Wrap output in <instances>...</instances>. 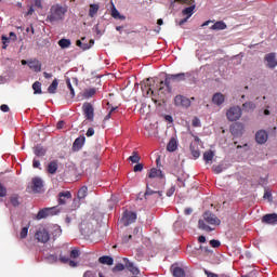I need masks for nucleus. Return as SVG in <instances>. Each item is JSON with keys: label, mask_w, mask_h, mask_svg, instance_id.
Listing matches in <instances>:
<instances>
[{"label": "nucleus", "mask_w": 277, "mask_h": 277, "mask_svg": "<svg viewBox=\"0 0 277 277\" xmlns=\"http://www.w3.org/2000/svg\"><path fill=\"white\" fill-rule=\"evenodd\" d=\"M57 213H60L57 206L52 208H44L37 213L36 220H44V217H49V215H57Z\"/></svg>", "instance_id": "423d86ee"}, {"label": "nucleus", "mask_w": 277, "mask_h": 277, "mask_svg": "<svg viewBox=\"0 0 277 277\" xmlns=\"http://www.w3.org/2000/svg\"><path fill=\"white\" fill-rule=\"evenodd\" d=\"M66 84H67L68 90L70 91L71 98H75V89L72 88V83H70V79L66 80Z\"/></svg>", "instance_id": "a19ab883"}, {"label": "nucleus", "mask_w": 277, "mask_h": 277, "mask_svg": "<svg viewBox=\"0 0 277 277\" xmlns=\"http://www.w3.org/2000/svg\"><path fill=\"white\" fill-rule=\"evenodd\" d=\"M94 135V128H89L87 131V137H92Z\"/></svg>", "instance_id": "052dcab7"}, {"label": "nucleus", "mask_w": 277, "mask_h": 277, "mask_svg": "<svg viewBox=\"0 0 277 277\" xmlns=\"http://www.w3.org/2000/svg\"><path fill=\"white\" fill-rule=\"evenodd\" d=\"M222 166H216V167H214V172H215V174H221V172H222Z\"/></svg>", "instance_id": "338daca9"}, {"label": "nucleus", "mask_w": 277, "mask_h": 277, "mask_svg": "<svg viewBox=\"0 0 277 277\" xmlns=\"http://www.w3.org/2000/svg\"><path fill=\"white\" fill-rule=\"evenodd\" d=\"M44 187V182L40 177H32L31 180V189L35 194H40Z\"/></svg>", "instance_id": "9d476101"}, {"label": "nucleus", "mask_w": 277, "mask_h": 277, "mask_svg": "<svg viewBox=\"0 0 277 277\" xmlns=\"http://www.w3.org/2000/svg\"><path fill=\"white\" fill-rule=\"evenodd\" d=\"M83 277H95L94 276V273L92 271H87L84 274H83Z\"/></svg>", "instance_id": "0e129e2a"}, {"label": "nucleus", "mask_w": 277, "mask_h": 277, "mask_svg": "<svg viewBox=\"0 0 277 277\" xmlns=\"http://www.w3.org/2000/svg\"><path fill=\"white\" fill-rule=\"evenodd\" d=\"M28 67L30 68V70H34L35 72L42 71V63H40V61H38V60L29 61Z\"/></svg>", "instance_id": "4468645a"}, {"label": "nucleus", "mask_w": 277, "mask_h": 277, "mask_svg": "<svg viewBox=\"0 0 277 277\" xmlns=\"http://www.w3.org/2000/svg\"><path fill=\"white\" fill-rule=\"evenodd\" d=\"M269 140V134L265 130H259L255 133V142L258 144H265Z\"/></svg>", "instance_id": "f8f14e48"}, {"label": "nucleus", "mask_w": 277, "mask_h": 277, "mask_svg": "<svg viewBox=\"0 0 277 277\" xmlns=\"http://www.w3.org/2000/svg\"><path fill=\"white\" fill-rule=\"evenodd\" d=\"M140 155H137V151H133L132 156L129 157V161H131V163H140Z\"/></svg>", "instance_id": "c9c22d12"}, {"label": "nucleus", "mask_w": 277, "mask_h": 277, "mask_svg": "<svg viewBox=\"0 0 277 277\" xmlns=\"http://www.w3.org/2000/svg\"><path fill=\"white\" fill-rule=\"evenodd\" d=\"M242 109L245 111H254V109H256V104H254L253 102H247L242 104Z\"/></svg>", "instance_id": "c756f323"}, {"label": "nucleus", "mask_w": 277, "mask_h": 277, "mask_svg": "<svg viewBox=\"0 0 277 277\" xmlns=\"http://www.w3.org/2000/svg\"><path fill=\"white\" fill-rule=\"evenodd\" d=\"M189 74L181 72L175 75H167L164 82L160 81L159 91L163 90V85H166L168 92H172V83L176 81H185V77Z\"/></svg>", "instance_id": "7ed1b4c3"}, {"label": "nucleus", "mask_w": 277, "mask_h": 277, "mask_svg": "<svg viewBox=\"0 0 277 277\" xmlns=\"http://www.w3.org/2000/svg\"><path fill=\"white\" fill-rule=\"evenodd\" d=\"M263 198L264 200H268L269 202H272V192L265 190Z\"/></svg>", "instance_id": "de8ad7c7"}, {"label": "nucleus", "mask_w": 277, "mask_h": 277, "mask_svg": "<svg viewBox=\"0 0 277 277\" xmlns=\"http://www.w3.org/2000/svg\"><path fill=\"white\" fill-rule=\"evenodd\" d=\"M35 8L42 10V0H35Z\"/></svg>", "instance_id": "e2e57ef3"}, {"label": "nucleus", "mask_w": 277, "mask_h": 277, "mask_svg": "<svg viewBox=\"0 0 277 277\" xmlns=\"http://www.w3.org/2000/svg\"><path fill=\"white\" fill-rule=\"evenodd\" d=\"M207 224H210L211 226H220V224H222V221H220L215 214L211 213V211H206L203 213V220H199L198 222V227L200 228V230H207V233L215 230L214 228H211V226Z\"/></svg>", "instance_id": "f257e3e1"}, {"label": "nucleus", "mask_w": 277, "mask_h": 277, "mask_svg": "<svg viewBox=\"0 0 277 277\" xmlns=\"http://www.w3.org/2000/svg\"><path fill=\"white\" fill-rule=\"evenodd\" d=\"M34 94H42V83L40 81H36L32 84Z\"/></svg>", "instance_id": "2f4dec72"}, {"label": "nucleus", "mask_w": 277, "mask_h": 277, "mask_svg": "<svg viewBox=\"0 0 277 277\" xmlns=\"http://www.w3.org/2000/svg\"><path fill=\"white\" fill-rule=\"evenodd\" d=\"M98 10H100L98 4H90V9H89L90 18H94V16H96V14L98 13Z\"/></svg>", "instance_id": "cd10ccee"}, {"label": "nucleus", "mask_w": 277, "mask_h": 277, "mask_svg": "<svg viewBox=\"0 0 277 277\" xmlns=\"http://www.w3.org/2000/svg\"><path fill=\"white\" fill-rule=\"evenodd\" d=\"M123 269H124V265L122 263H118L113 268V272H123Z\"/></svg>", "instance_id": "c03bdc74"}, {"label": "nucleus", "mask_w": 277, "mask_h": 277, "mask_svg": "<svg viewBox=\"0 0 277 277\" xmlns=\"http://www.w3.org/2000/svg\"><path fill=\"white\" fill-rule=\"evenodd\" d=\"M226 27H227V26H226V23L220 21V22L214 23V24L210 27V29H212L213 31H222V30L226 29Z\"/></svg>", "instance_id": "412c9836"}, {"label": "nucleus", "mask_w": 277, "mask_h": 277, "mask_svg": "<svg viewBox=\"0 0 277 277\" xmlns=\"http://www.w3.org/2000/svg\"><path fill=\"white\" fill-rule=\"evenodd\" d=\"M174 192H176V186H171L168 190H167V196L170 198V196H174Z\"/></svg>", "instance_id": "09e8293b"}, {"label": "nucleus", "mask_w": 277, "mask_h": 277, "mask_svg": "<svg viewBox=\"0 0 277 277\" xmlns=\"http://www.w3.org/2000/svg\"><path fill=\"white\" fill-rule=\"evenodd\" d=\"M123 262L126 263V267H127L128 269H131V268L134 267L133 263L130 262L129 259L124 258V259H123Z\"/></svg>", "instance_id": "8fccbe9b"}, {"label": "nucleus", "mask_w": 277, "mask_h": 277, "mask_svg": "<svg viewBox=\"0 0 277 277\" xmlns=\"http://www.w3.org/2000/svg\"><path fill=\"white\" fill-rule=\"evenodd\" d=\"M194 10H196V5L187 6L182 11V14L187 18H192V16L194 15Z\"/></svg>", "instance_id": "393cba45"}, {"label": "nucleus", "mask_w": 277, "mask_h": 277, "mask_svg": "<svg viewBox=\"0 0 277 277\" xmlns=\"http://www.w3.org/2000/svg\"><path fill=\"white\" fill-rule=\"evenodd\" d=\"M10 200L13 207H18L21 205V201H18V195L16 194L11 195Z\"/></svg>", "instance_id": "4c0bfd02"}, {"label": "nucleus", "mask_w": 277, "mask_h": 277, "mask_svg": "<svg viewBox=\"0 0 277 277\" xmlns=\"http://www.w3.org/2000/svg\"><path fill=\"white\" fill-rule=\"evenodd\" d=\"M70 44V39L63 38L58 41V47H61V49H68Z\"/></svg>", "instance_id": "473e14b6"}, {"label": "nucleus", "mask_w": 277, "mask_h": 277, "mask_svg": "<svg viewBox=\"0 0 277 277\" xmlns=\"http://www.w3.org/2000/svg\"><path fill=\"white\" fill-rule=\"evenodd\" d=\"M28 233H29V227H23L19 233L21 239H27Z\"/></svg>", "instance_id": "58836bf2"}, {"label": "nucleus", "mask_w": 277, "mask_h": 277, "mask_svg": "<svg viewBox=\"0 0 277 277\" xmlns=\"http://www.w3.org/2000/svg\"><path fill=\"white\" fill-rule=\"evenodd\" d=\"M114 111H116V107H113V108L109 110L108 115L104 118V120H109V118H111V114H114Z\"/></svg>", "instance_id": "680f3d73"}, {"label": "nucleus", "mask_w": 277, "mask_h": 277, "mask_svg": "<svg viewBox=\"0 0 277 277\" xmlns=\"http://www.w3.org/2000/svg\"><path fill=\"white\" fill-rule=\"evenodd\" d=\"M66 12H68V6H62L61 4H54L50 9V13L47 16L48 23H60V21H64V16H66Z\"/></svg>", "instance_id": "f03ea898"}, {"label": "nucleus", "mask_w": 277, "mask_h": 277, "mask_svg": "<svg viewBox=\"0 0 277 277\" xmlns=\"http://www.w3.org/2000/svg\"><path fill=\"white\" fill-rule=\"evenodd\" d=\"M32 168H38L39 170H42V168H40V160L34 158Z\"/></svg>", "instance_id": "864d4df0"}, {"label": "nucleus", "mask_w": 277, "mask_h": 277, "mask_svg": "<svg viewBox=\"0 0 277 277\" xmlns=\"http://www.w3.org/2000/svg\"><path fill=\"white\" fill-rule=\"evenodd\" d=\"M34 153L36 157H44V155H47V148L42 147V145H37L34 148Z\"/></svg>", "instance_id": "b1692460"}, {"label": "nucleus", "mask_w": 277, "mask_h": 277, "mask_svg": "<svg viewBox=\"0 0 277 277\" xmlns=\"http://www.w3.org/2000/svg\"><path fill=\"white\" fill-rule=\"evenodd\" d=\"M111 16L113 18H117L119 21H124V15H120V12L116 10V6H113L111 9Z\"/></svg>", "instance_id": "f704fd0d"}, {"label": "nucleus", "mask_w": 277, "mask_h": 277, "mask_svg": "<svg viewBox=\"0 0 277 277\" xmlns=\"http://www.w3.org/2000/svg\"><path fill=\"white\" fill-rule=\"evenodd\" d=\"M137 220V214L135 212L126 211L122 215L121 222L123 226H130Z\"/></svg>", "instance_id": "1a4fd4ad"}, {"label": "nucleus", "mask_w": 277, "mask_h": 277, "mask_svg": "<svg viewBox=\"0 0 277 277\" xmlns=\"http://www.w3.org/2000/svg\"><path fill=\"white\" fill-rule=\"evenodd\" d=\"M224 101H226V97L222 93H215L212 96V103L214 105H217L219 107H220V105H223Z\"/></svg>", "instance_id": "dca6fc26"}, {"label": "nucleus", "mask_w": 277, "mask_h": 277, "mask_svg": "<svg viewBox=\"0 0 277 277\" xmlns=\"http://www.w3.org/2000/svg\"><path fill=\"white\" fill-rule=\"evenodd\" d=\"M57 168H58L57 161L55 160L50 161L47 169L48 174H55V172H57Z\"/></svg>", "instance_id": "aec40b11"}, {"label": "nucleus", "mask_w": 277, "mask_h": 277, "mask_svg": "<svg viewBox=\"0 0 277 277\" xmlns=\"http://www.w3.org/2000/svg\"><path fill=\"white\" fill-rule=\"evenodd\" d=\"M176 107H190L192 101L183 95H176L174 98Z\"/></svg>", "instance_id": "9b49d317"}, {"label": "nucleus", "mask_w": 277, "mask_h": 277, "mask_svg": "<svg viewBox=\"0 0 277 277\" xmlns=\"http://www.w3.org/2000/svg\"><path fill=\"white\" fill-rule=\"evenodd\" d=\"M190 153L195 159H198V157H200V150L196 149L194 145H190Z\"/></svg>", "instance_id": "ea45409f"}, {"label": "nucleus", "mask_w": 277, "mask_h": 277, "mask_svg": "<svg viewBox=\"0 0 277 277\" xmlns=\"http://www.w3.org/2000/svg\"><path fill=\"white\" fill-rule=\"evenodd\" d=\"M64 124H66V122H64V120L58 121L56 124V129H64Z\"/></svg>", "instance_id": "69168bd1"}, {"label": "nucleus", "mask_w": 277, "mask_h": 277, "mask_svg": "<svg viewBox=\"0 0 277 277\" xmlns=\"http://www.w3.org/2000/svg\"><path fill=\"white\" fill-rule=\"evenodd\" d=\"M1 40H2V49H8V47H10V43L12 42L9 38H8V36H5V35H2L1 36Z\"/></svg>", "instance_id": "e433bc0d"}, {"label": "nucleus", "mask_w": 277, "mask_h": 277, "mask_svg": "<svg viewBox=\"0 0 277 277\" xmlns=\"http://www.w3.org/2000/svg\"><path fill=\"white\" fill-rule=\"evenodd\" d=\"M58 85H60V81L57 80V78H55L48 88L49 94H55L57 92Z\"/></svg>", "instance_id": "5701e85b"}, {"label": "nucleus", "mask_w": 277, "mask_h": 277, "mask_svg": "<svg viewBox=\"0 0 277 277\" xmlns=\"http://www.w3.org/2000/svg\"><path fill=\"white\" fill-rule=\"evenodd\" d=\"M210 246L212 248H220V246H222V242H220V240L212 239L210 240Z\"/></svg>", "instance_id": "a18cd8bd"}, {"label": "nucleus", "mask_w": 277, "mask_h": 277, "mask_svg": "<svg viewBox=\"0 0 277 277\" xmlns=\"http://www.w3.org/2000/svg\"><path fill=\"white\" fill-rule=\"evenodd\" d=\"M77 196H78V200H83L88 196V186H82L78 190Z\"/></svg>", "instance_id": "c85d7f7f"}, {"label": "nucleus", "mask_w": 277, "mask_h": 277, "mask_svg": "<svg viewBox=\"0 0 277 277\" xmlns=\"http://www.w3.org/2000/svg\"><path fill=\"white\" fill-rule=\"evenodd\" d=\"M9 39H10V41L11 42H16V40H17V37H16V32H10L9 34V37H8Z\"/></svg>", "instance_id": "3c124183"}, {"label": "nucleus", "mask_w": 277, "mask_h": 277, "mask_svg": "<svg viewBox=\"0 0 277 277\" xmlns=\"http://www.w3.org/2000/svg\"><path fill=\"white\" fill-rule=\"evenodd\" d=\"M177 3H186L187 5H192L194 3V0H175Z\"/></svg>", "instance_id": "6e6d98bb"}, {"label": "nucleus", "mask_w": 277, "mask_h": 277, "mask_svg": "<svg viewBox=\"0 0 277 277\" xmlns=\"http://www.w3.org/2000/svg\"><path fill=\"white\" fill-rule=\"evenodd\" d=\"M130 239H133V236H132V235L123 236V237H122V243H129V240H130Z\"/></svg>", "instance_id": "5fc2aeb1"}, {"label": "nucleus", "mask_w": 277, "mask_h": 277, "mask_svg": "<svg viewBox=\"0 0 277 277\" xmlns=\"http://www.w3.org/2000/svg\"><path fill=\"white\" fill-rule=\"evenodd\" d=\"M262 222L264 224H276L277 222V214L273 213V214H266L262 217Z\"/></svg>", "instance_id": "f3484780"}, {"label": "nucleus", "mask_w": 277, "mask_h": 277, "mask_svg": "<svg viewBox=\"0 0 277 277\" xmlns=\"http://www.w3.org/2000/svg\"><path fill=\"white\" fill-rule=\"evenodd\" d=\"M83 144H85V136L77 137L72 144V149L81 150V148H83Z\"/></svg>", "instance_id": "2eb2a0df"}, {"label": "nucleus", "mask_w": 277, "mask_h": 277, "mask_svg": "<svg viewBox=\"0 0 277 277\" xmlns=\"http://www.w3.org/2000/svg\"><path fill=\"white\" fill-rule=\"evenodd\" d=\"M8 196V189L3 186V184H0V198H5Z\"/></svg>", "instance_id": "37998d69"}, {"label": "nucleus", "mask_w": 277, "mask_h": 277, "mask_svg": "<svg viewBox=\"0 0 277 277\" xmlns=\"http://www.w3.org/2000/svg\"><path fill=\"white\" fill-rule=\"evenodd\" d=\"M98 263H102V265H114V258L109 255H103L98 259Z\"/></svg>", "instance_id": "4be33fe9"}, {"label": "nucleus", "mask_w": 277, "mask_h": 277, "mask_svg": "<svg viewBox=\"0 0 277 277\" xmlns=\"http://www.w3.org/2000/svg\"><path fill=\"white\" fill-rule=\"evenodd\" d=\"M193 127H200V119H198L197 117H195L193 119Z\"/></svg>", "instance_id": "bf43d9fd"}, {"label": "nucleus", "mask_w": 277, "mask_h": 277, "mask_svg": "<svg viewBox=\"0 0 277 277\" xmlns=\"http://www.w3.org/2000/svg\"><path fill=\"white\" fill-rule=\"evenodd\" d=\"M92 44H94V40H90V43H82L81 48L82 51H88V49H92Z\"/></svg>", "instance_id": "79ce46f5"}, {"label": "nucleus", "mask_w": 277, "mask_h": 277, "mask_svg": "<svg viewBox=\"0 0 277 277\" xmlns=\"http://www.w3.org/2000/svg\"><path fill=\"white\" fill-rule=\"evenodd\" d=\"M0 109H1V111L8 113V111H10V106H8L6 104H2L0 106Z\"/></svg>", "instance_id": "13d9d810"}, {"label": "nucleus", "mask_w": 277, "mask_h": 277, "mask_svg": "<svg viewBox=\"0 0 277 277\" xmlns=\"http://www.w3.org/2000/svg\"><path fill=\"white\" fill-rule=\"evenodd\" d=\"M70 198H72L70 190H63L58 193V205H66V200H70Z\"/></svg>", "instance_id": "ddd939ff"}, {"label": "nucleus", "mask_w": 277, "mask_h": 277, "mask_svg": "<svg viewBox=\"0 0 277 277\" xmlns=\"http://www.w3.org/2000/svg\"><path fill=\"white\" fill-rule=\"evenodd\" d=\"M177 145H176V140L171 138L170 142L167 145V150L169 153H174V150H176Z\"/></svg>", "instance_id": "7c9ffc66"}, {"label": "nucleus", "mask_w": 277, "mask_h": 277, "mask_svg": "<svg viewBox=\"0 0 277 277\" xmlns=\"http://www.w3.org/2000/svg\"><path fill=\"white\" fill-rule=\"evenodd\" d=\"M35 239L39 241V243H47L49 239H51V234L45 228H40L35 234Z\"/></svg>", "instance_id": "6e6552de"}, {"label": "nucleus", "mask_w": 277, "mask_h": 277, "mask_svg": "<svg viewBox=\"0 0 277 277\" xmlns=\"http://www.w3.org/2000/svg\"><path fill=\"white\" fill-rule=\"evenodd\" d=\"M148 176L149 179H163V173L160 169L153 168L150 169Z\"/></svg>", "instance_id": "6ab92c4d"}, {"label": "nucleus", "mask_w": 277, "mask_h": 277, "mask_svg": "<svg viewBox=\"0 0 277 277\" xmlns=\"http://www.w3.org/2000/svg\"><path fill=\"white\" fill-rule=\"evenodd\" d=\"M227 120L229 122H237L239 118H241V107L239 106H233L230 107L226 113Z\"/></svg>", "instance_id": "39448f33"}, {"label": "nucleus", "mask_w": 277, "mask_h": 277, "mask_svg": "<svg viewBox=\"0 0 277 277\" xmlns=\"http://www.w3.org/2000/svg\"><path fill=\"white\" fill-rule=\"evenodd\" d=\"M129 271L132 272L133 274H140V269H137V267H135V266H133Z\"/></svg>", "instance_id": "774afa93"}, {"label": "nucleus", "mask_w": 277, "mask_h": 277, "mask_svg": "<svg viewBox=\"0 0 277 277\" xmlns=\"http://www.w3.org/2000/svg\"><path fill=\"white\" fill-rule=\"evenodd\" d=\"M60 261H61V263H69L70 258H66L64 255H60Z\"/></svg>", "instance_id": "4d7b16f0"}, {"label": "nucleus", "mask_w": 277, "mask_h": 277, "mask_svg": "<svg viewBox=\"0 0 277 277\" xmlns=\"http://www.w3.org/2000/svg\"><path fill=\"white\" fill-rule=\"evenodd\" d=\"M172 273H173L174 277H185V269H183L179 266L174 267Z\"/></svg>", "instance_id": "72a5a7b5"}, {"label": "nucleus", "mask_w": 277, "mask_h": 277, "mask_svg": "<svg viewBox=\"0 0 277 277\" xmlns=\"http://www.w3.org/2000/svg\"><path fill=\"white\" fill-rule=\"evenodd\" d=\"M79 256H80L79 250L74 249L70 251V259H79Z\"/></svg>", "instance_id": "49530a36"}, {"label": "nucleus", "mask_w": 277, "mask_h": 277, "mask_svg": "<svg viewBox=\"0 0 277 277\" xmlns=\"http://www.w3.org/2000/svg\"><path fill=\"white\" fill-rule=\"evenodd\" d=\"M94 94H96V88H90V89H85L82 93V96L84 98H92V96H94Z\"/></svg>", "instance_id": "bb28decb"}, {"label": "nucleus", "mask_w": 277, "mask_h": 277, "mask_svg": "<svg viewBox=\"0 0 277 277\" xmlns=\"http://www.w3.org/2000/svg\"><path fill=\"white\" fill-rule=\"evenodd\" d=\"M213 157H215L213 150H207L203 153V160L206 163H211V161H213Z\"/></svg>", "instance_id": "a878e982"}, {"label": "nucleus", "mask_w": 277, "mask_h": 277, "mask_svg": "<svg viewBox=\"0 0 277 277\" xmlns=\"http://www.w3.org/2000/svg\"><path fill=\"white\" fill-rule=\"evenodd\" d=\"M144 170V164L137 163L134 166V172H142Z\"/></svg>", "instance_id": "603ef678"}, {"label": "nucleus", "mask_w": 277, "mask_h": 277, "mask_svg": "<svg viewBox=\"0 0 277 277\" xmlns=\"http://www.w3.org/2000/svg\"><path fill=\"white\" fill-rule=\"evenodd\" d=\"M265 60L269 68H276L277 66L276 54L269 53L265 56Z\"/></svg>", "instance_id": "a211bd4d"}, {"label": "nucleus", "mask_w": 277, "mask_h": 277, "mask_svg": "<svg viewBox=\"0 0 277 277\" xmlns=\"http://www.w3.org/2000/svg\"><path fill=\"white\" fill-rule=\"evenodd\" d=\"M82 113L85 120H89V122H94V106L90 102H85L82 105Z\"/></svg>", "instance_id": "0eeeda50"}, {"label": "nucleus", "mask_w": 277, "mask_h": 277, "mask_svg": "<svg viewBox=\"0 0 277 277\" xmlns=\"http://www.w3.org/2000/svg\"><path fill=\"white\" fill-rule=\"evenodd\" d=\"M162 196H163V194L161 192L153 190L150 188L149 184L146 185V190H145V194H144L145 200H154V202H157V200H159V198L161 200H163Z\"/></svg>", "instance_id": "20e7f679"}]
</instances>
